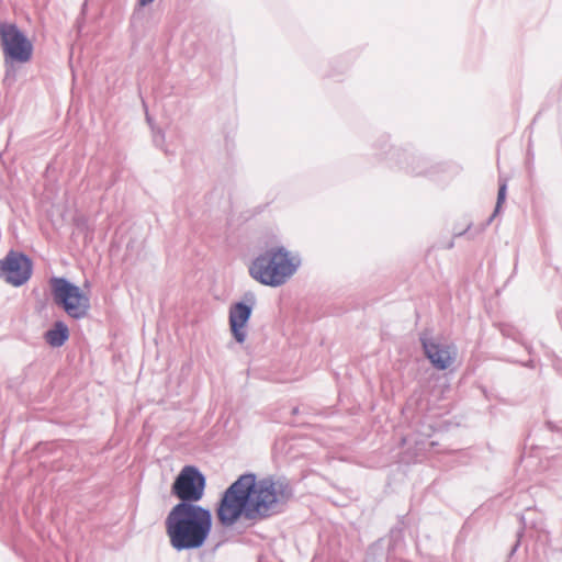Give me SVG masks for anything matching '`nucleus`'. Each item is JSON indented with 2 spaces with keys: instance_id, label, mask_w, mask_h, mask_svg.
Returning <instances> with one entry per match:
<instances>
[{
  "instance_id": "0eeeda50",
  "label": "nucleus",
  "mask_w": 562,
  "mask_h": 562,
  "mask_svg": "<svg viewBox=\"0 0 562 562\" xmlns=\"http://www.w3.org/2000/svg\"><path fill=\"white\" fill-rule=\"evenodd\" d=\"M206 477L195 465H184L171 485V494L179 499L175 506L198 505L205 492Z\"/></svg>"
},
{
  "instance_id": "39448f33",
  "label": "nucleus",
  "mask_w": 562,
  "mask_h": 562,
  "mask_svg": "<svg viewBox=\"0 0 562 562\" xmlns=\"http://www.w3.org/2000/svg\"><path fill=\"white\" fill-rule=\"evenodd\" d=\"M49 284L55 304L68 316L80 319L88 314L90 300L78 285L64 277H53Z\"/></svg>"
},
{
  "instance_id": "412c9836",
  "label": "nucleus",
  "mask_w": 562,
  "mask_h": 562,
  "mask_svg": "<svg viewBox=\"0 0 562 562\" xmlns=\"http://www.w3.org/2000/svg\"><path fill=\"white\" fill-rule=\"evenodd\" d=\"M449 247L453 246V240L448 244Z\"/></svg>"
},
{
  "instance_id": "f03ea898",
  "label": "nucleus",
  "mask_w": 562,
  "mask_h": 562,
  "mask_svg": "<svg viewBox=\"0 0 562 562\" xmlns=\"http://www.w3.org/2000/svg\"><path fill=\"white\" fill-rule=\"evenodd\" d=\"M212 526L211 510L201 505L173 506L165 520L169 543L177 552L201 549Z\"/></svg>"
},
{
  "instance_id": "4be33fe9",
  "label": "nucleus",
  "mask_w": 562,
  "mask_h": 562,
  "mask_svg": "<svg viewBox=\"0 0 562 562\" xmlns=\"http://www.w3.org/2000/svg\"><path fill=\"white\" fill-rule=\"evenodd\" d=\"M1 24H2V23L0 22V25H1Z\"/></svg>"
},
{
  "instance_id": "f8f14e48",
  "label": "nucleus",
  "mask_w": 562,
  "mask_h": 562,
  "mask_svg": "<svg viewBox=\"0 0 562 562\" xmlns=\"http://www.w3.org/2000/svg\"><path fill=\"white\" fill-rule=\"evenodd\" d=\"M137 232V226H131L128 228L121 226L116 233V239L112 241L110 246H137L140 244V240L134 237Z\"/></svg>"
},
{
  "instance_id": "dca6fc26",
  "label": "nucleus",
  "mask_w": 562,
  "mask_h": 562,
  "mask_svg": "<svg viewBox=\"0 0 562 562\" xmlns=\"http://www.w3.org/2000/svg\"><path fill=\"white\" fill-rule=\"evenodd\" d=\"M165 139V135L161 131L154 133L153 142L156 147H161Z\"/></svg>"
},
{
  "instance_id": "f3484780",
  "label": "nucleus",
  "mask_w": 562,
  "mask_h": 562,
  "mask_svg": "<svg viewBox=\"0 0 562 562\" xmlns=\"http://www.w3.org/2000/svg\"><path fill=\"white\" fill-rule=\"evenodd\" d=\"M155 0H136V3L139 8H146L151 4Z\"/></svg>"
},
{
  "instance_id": "6e6552de",
  "label": "nucleus",
  "mask_w": 562,
  "mask_h": 562,
  "mask_svg": "<svg viewBox=\"0 0 562 562\" xmlns=\"http://www.w3.org/2000/svg\"><path fill=\"white\" fill-rule=\"evenodd\" d=\"M32 272L33 262L30 257L13 248L0 260V279L15 288L25 284L31 279Z\"/></svg>"
},
{
  "instance_id": "a211bd4d",
  "label": "nucleus",
  "mask_w": 562,
  "mask_h": 562,
  "mask_svg": "<svg viewBox=\"0 0 562 562\" xmlns=\"http://www.w3.org/2000/svg\"><path fill=\"white\" fill-rule=\"evenodd\" d=\"M531 144L529 143V146H528V149H527V161L528 164L531 161V159L533 158V154L531 151Z\"/></svg>"
},
{
  "instance_id": "20e7f679",
  "label": "nucleus",
  "mask_w": 562,
  "mask_h": 562,
  "mask_svg": "<svg viewBox=\"0 0 562 562\" xmlns=\"http://www.w3.org/2000/svg\"><path fill=\"white\" fill-rule=\"evenodd\" d=\"M389 135L382 134L373 144L374 148L380 150V155H384L391 167H397L405 173L414 177L432 178L443 171V165L431 161L422 154L406 149L389 146Z\"/></svg>"
},
{
  "instance_id": "7ed1b4c3",
  "label": "nucleus",
  "mask_w": 562,
  "mask_h": 562,
  "mask_svg": "<svg viewBox=\"0 0 562 562\" xmlns=\"http://www.w3.org/2000/svg\"><path fill=\"white\" fill-rule=\"evenodd\" d=\"M301 263V257L288 248H266L250 262L248 272L260 284L278 288L286 283Z\"/></svg>"
},
{
  "instance_id": "9d476101",
  "label": "nucleus",
  "mask_w": 562,
  "mask_h": 562,
  "mask_svg": "<svg viewBox=\"0 0 562 562\" xmlns=\"http://www.w3.org/2000/svg\"><path fill=\"white\" fill-rule=\"evenodd\" d=\"M419 341L426 358L430 361L434 368L443 371L450 367L452 357L449 346L440 344L430 337L427 331L420 334Z\"/></svg>"
},
{
  "instance_id": "2eb2a0df",
  "label": "nucleus",
  "mask_w": 562,
  "mask_h": 562,
  "mask_svg": "<svg viewBox=\"0 0 562 562\" xmlns=\"http://www.w3.org/2000/svg\"><path fill=\"white\" fill-rule=\"evenodd\" d=\"M471 227H472V222H470V221H465L464 224L460 227L456 225L452 228V237L453 238L464 237L465 240H470Z\"/></svg>"
},
{
  "instance_id": "9b49d317",
  "label": "nucleus",
  "mask_w": 562,
  "mask_h": 562,
  "mask_svg": "<svg viewBox=\"0 0 562 562\" xmlns=\"http://www.w3.org/2000/svg\"><path fill=\"white\" fill-rule=\"evenodd\" d=\"M69 338L67 325L57 321L54 326L45 333V340L52 347H61Z\"/></svg>"
},
{
  "instance_id": "423d86ee",
  "label": "nucleus",
  "mask_w": 562,
  "mask_h": 562,
  "mask_svg": "<svg viewBox=\"0 0 562 562\" xmlns=\"http://www.w3.org/2000/svg\"><path fill=\"white\" fill-rule=\"evenodd\" d=\"M0 45L5 66L26 64L32 59L33 43L15 23L0 25Z\"/></svg>"
},
{
  "instance_id": "aec40b11",
  "label": "nucleus",
  "mask_w": 562,
  "mask_h": 562,
  "mask_svg": "<svg viewBox=\"0 0 562 562\" xmlns=\"http://www.w3.org/2000/svg\"><path fill=\"white\" fill-rule=\"evenodd\" d=\"M519 546V541H517L513 548V551H515L517 549V547Z\"/></svg>"
},
{
  "instance_id": "ddd939ff",
  "label": "nucleus",
  "mask_w": 562,
  "mask_h": 562,
  "mask_svg": "<svg viewBox=\"0 0 562 562\" xmlns=\"http://www.w3.org/2000/svg\"><path fill=\"white\" fill-rule=\"evenodd\" d=\"M259 246H282L277 228H268L260 237Z\"/></svg>"
},
{
  "instance_id": "f257e3e1",
  "label": "nucleus",
  "mask_w": 562,
  "mask_h": 562,
  "mask_svg": "<svg viewBox=\"0 0 562 562\" xmlns=\"http://www.w3.org/2000/svg\"><path fill=\"white\" fill-rule=\"evenodd\" d=\"M292 496L293 490L285 480H257L255 473H244L221 495L215 508L216 519L225 528L234 526L241 517L263 520L281 513Z\"/></svg>"
},
{
  "instance_id": "4468645a",
  "label": "nucleus",
  "mask_w": 562,
  "mask_h": 562,
  "mask_svg": "<svg viewBox=\"0 0 562 562\" xmlns=\"http://www.w3.org/2000/svg\"><path fill=\"white\" fill-rule=\"evenodd\" d=\"M506 194H507V182H506V180L501 179L499 184H498L495 211H494V214L490 217V221H492V218L495 216V214L499 211L502 204L506 200Z\"/></svg>"
},
{
  "instance_id": "1a4fd4ad",
  "label": "nucleus",
  "mask_w": 562,
  "mask_h": 562,
  "mask_svg": "<svg viewBox=\"0 0 562 562\" xmlns=\"http://www.w3.org/2000/svg\"><path fill=\"white\" fill-rule=\"evenodd\" d=\"M256 305V296L254 293H246L243 301L231 305L228 312L229 328L234 339L238 344L245 342L247 333L245 330L248 324L254 306Z\"/></svg>"
},
{
  "instance_id": "6ab92c4d",
  "label": "nucleus",
  "mask_w": 562,
  "mask_h": 562,
  "mask_svg": "<svg viewBox=\"0 0 562 562\" xmlns=\"http://www.w3.org/2000/svg\"><path fill=\"white\" fill-rule=\"evenodd\" d=\"M391 535H392V537H395V536L398 537L401 535V530L392 529Z\"/></svg>"
}]
</instances>
